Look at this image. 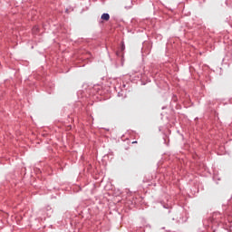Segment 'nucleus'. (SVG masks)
<instances>
[{"label":"nucleus","mask_w":232,"mask_h":232,"mask_svg":"<svg viewBox=\"0 0 232 232\" xmlns=\"http://www.w3.org/2000/svg\"><path fill=\"white\" fill-rule=\"evenodd\" d=\"M101 19H102V21H110V14L104 13L103 14H102Z\"/></svg>","instance_id":"1"},{"label":"nucleus","mask_w":232,"mask_h":232,"mask_svg":"<svg viewBox=\"0 0 232 232\" xmlns=\"http://www.w3.org/2000/svg\"><path fill=\"white\" fill-rule=\"evenodd\" d=\"M125 47H124V44H121V51H124Z\"/></svg>","instance_id":"2"},{"label":"nucleus","mask_w":232,"mask_h":232,"mask_svg":"<svg viewBox=\"0 0 232 232\" xmlns=\"http://www.w3.org/2000/svg\"><path fill=\"white\" fill-rule=\"evenodd\" d=\"M132 144H137V141H133Z\"/></svg>","instance_id":"3"}]
</instances>
